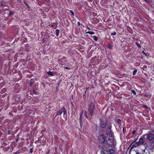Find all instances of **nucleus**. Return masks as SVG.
I'll list each match as a JSON object with an SVG mask.
<instances>
[{
  "mask_svg": "<svg viewBox=\"0 0 154 154\" xmlns=\"http://www.w3.org/2000/svg\"><path fill=\"white\" fill-rule=\"evenodd\" d=\"M62 113V108L60 109L58 112L55 115V117H57L58 115H60Z\"/></svg>",
  "mask_w": 154,
  "mask_h": 154,
  "instance_id": "1a4fd4ad",
  "label": "nucleus"
},
{
  "mask_svg": "<svg viewBox=\"0 0 154 154\" xmlns=\"http://www.w3.org/2000/svg\"><path fill=\"white\" fill-rule=\"evenodd\" d=\"M86 33L89 34L90 35H93L94 34V32H92V31H88V32H86Z\"/></svg>",
  "mask_w": 154,
  "mask_h": 154,
  "instance_id": "4468645a",
  "label": "nucleus"
},
{
  "mask_svg": "<svg viewBox=\"0 0 154 154\" xmlns=\"http://www.w3.org/2000/svg\"><path fill=\"white\" fill-rule=\"evenodd\" d=\"M136 45H137L138 47H141V46L139 44H138L137 43H136Z\"/></svg>",
  "mask_w": 154,
  "mask_h": 154,
  "instance_id": "473e14b6",
  "label": "nucleus"
},
{
  "mask_svg": "<svg viewBox=\"0 0 154 154\" xmlns=\"http://www.w3.org/2000/svg\"><path fill=\"white\" fill-rule=\"evenodd\" d=\"M118 122L119 123H120L121 122V120H120V119H118Z\"/></svg>",
  "mask_w": 154,
  "mask_h": 154,
  "instance_id": "c85d7f7f",
  "label": "nucleus"
},
{
  "mask_svg": "<svg viewBox=\"0 0 154 154\" xmlns=\"http://www.w3.org/2000/svg\"><path fill=\"white\" fill-rule=\"evenodd\" d=\"M144 137H142L135 144H134L133 146L135 147H136L138 146H140L141 145H143L144 143Z\"/></svg>",
  "mask_w": 154,
  "mask_h": 154,
  "instance_id": "39448f33",
  "label": "nucleus"
},
{
  "mask_svg": "<svg viewBox=\"0 0 154 154\" xmlns=\"http://www.w3.org/2000/svg\"><path fill=\"white\" fill-rule=\"evenodd\" d=\"M84 115L85 116V117L87 118V119H88V116L87 114V112L86 111H85V112H84Z\"/></svg>",
  "mask_w": 154,
  "mask_h": 154,
  "instance_id": "f8f14e48",
  "label": "nucleus"
},
{
  "mask_svg": "<svg viewBox=\"0 0 154 154\" xmlns=\"http://www.w3.org/2000/svg\"><path fill=\"white\" fill-rule=\"evenodd\" d=\"M48 73L51 76H53L55 74V73L53 72H51L50 71H48Z\"/></svg>",
  "mask_w": 154,
  "mask_h": 154,
  "instance_id": "9d476101",
  "label": "nucleus"
},
{
  "mask_svg": "<svg viewBox=\"0 0 154 154\" xmlns=\"http://www.w3.org/2000/svg\"><path fill=\"white\" fill-rule=\"evenodd\" d=\"M101 149L100 152L101 154H115V151L113 149H110L109 150L104 149L102 146H100Z\"/></svg>",
  "mask_w": 154,
  "mask_h": 154,
  "instance_id": "7ed1b4c3",
  "label": "nucleus"
},
{
  "mask_svg": "<svg viewBox=\"0 0 154 154\" xmlns=\"http://www.w3.org/2000/svg\"><path fill=\"white\" fill-rule=\"evenodd\" d=\"M152 131L154 133V129H152Z\"/></svg>",
  "mask_w": 154,
  "mask_h": 154,
  "instance_id": "e433bc0d",
  "label": "nucleus"
},
{
  "mask_svg": "<svg viewBox=\"0 0 154 154\" xmlns=\"http://www.w3.org/2000/svg\"><path fill=\"white\" fill-rule=\"evenodd\" d=\"M60 32V30L58 29H56L55 31L56 34L57 36L58 37L59 36V34Z\"/></svg>",
  "mask_w": 154,
  "mask_h": 154,
  "instance_id": "9b49d317",
  "label": "nucleus"
},
{
  "mask_svg": "<svg viewBox=\"0 0 154 154\" xmlns=\"http://www.w3.org/2000/svg\"><path fill=\"white\" fill-rule=\"evenodd\" d=\"M87 29L89 30H91V29L90 28H89L88 27V26H87Z\"/></svg>",
  "mask_w": 154,
  "mask_h": 154,
  "instance_id": "f704fd0d",
  "label": "nucleus"
},
{
  "mask_svg": "<svg viewBox=\"0 0 154 154\" xmlns=\"http://www.w3.org/2000/svg\"><path fill=\"white\" fill-rule=\"evenodd\" d=\"M108 46H109V48H110L111 47L110 45L109 44Z\"/></svg>",
  "mask_w": 154,
  "mask_h": 154,
  "instance_id": "4c0bfd02",
  "label": "nucleus"
},
{
  "mask_svg": "<svg viewBox=\"0 0 154 154\" xmlns=\"http://www.w3.org/2000/svg\"><path fill=\"white\" fill-rule=\"evenodd\" d=\"M62 112L63 111V112H66V109L65 108V107H63V108H62Z\"/></svg>",
  "mask_w": 154,
  "mask_h": 154,
  "instance_id": "a211bd4d",
  "label": "nucleus"
},
{
  "mask_svg": "<svg viewBox=\"0 0 154 154\" xmlns=\"http://www.w3.org/2000/svg\"><path fill=\"white\" fill-rule=\"evenodd\" d=\"M52 26V27H53V26Z\"/></svg>",
  "mask_w": 154,
  "mask_h": 154,
  "instance_id": "c03bdc74",
  "label": "nucleus"
},
{
  "mask_svg": "<svg viewBox=\"0 0 154 154\" xmlns=\"http://www.w3.org/2000/svg\"><path fill=\"white\" fill-rule=\"evenodd\" d=\"M137 72V69L134 70L133 72V75H135L136 74Z\"/></svg>",
  "mask_w": 154,
  "mask_h": 154,
  "instance_id": "f3484780",
  "label": "nucleus"
},
{
  "mask_svg": "<svg viewBox=\"0 0 154 154\" xmlns=\"http://www.w3.org/2000/svg\"><path fill=\"white\" fill-rule=\"evenodd\" d=\"M34 83V81L31 79L30 80V87L32 86V85Z\"/></svg>",
  "mask_w": 154,
  "mask_h": 154,
  "instance_id": "ddd939ff",
  "label": "nucleus"
},
{
  "mask_svg": "<svg viewBox=\"0 0 154 154\" xmlns=\"http://www.w3.org/2000/svg\"><path fill=\"white\" fill-rule=\"evenodd\" d=\"M88 111L92 116L94 115V114H96V109L93 102H91L88 105Z\"/></svg>",
  "mask_w": 154,
  "mask_h": 154,
  "instance_id": "f257e3e1",
  "label": "nucleus"
},
{
  "mask_svg": "<svg viewBox=\"0 0 154 154\" xmlns=\"http://www.w3.org/2000/svg\"><path fill=\"white\" fill-rule=\"evenodd\" d=\"M82 121H80V126L81 128L82 127Z\"/></svg>",
  "mask_w": 154,
  "mask_h": 154,
  "instance_id": "5701e85b",
  "label": "nucleus"
},
{
  "mask_svg": "<svg viewBox=\"0 0 154 154\" xmlns=\"http://www.w3.org/2000/svg\"><path fill=\"white\" fill-rule=\"evenodd\" d=\"M93 39L95 41H97L98 40L97 37L95 35L93 36Z\"/></svg>",
  "mask_w": 154,
  "mask_h": 154,
  "instance_id": "2eb2a0df",
  "label": "nucleus"
},
{
  "mask_svg": "<svg viewBox=\"0 0 154 154\" xmlns=\"http://www.w3.org/2000/svg\"><path fill=\"white\" fill-rule=\"evenodd\" d=\"M77 24H78V26H80V23L79 22H78V23H77Z\"/></svg>",
  "mask_w": 154,
  "mask_h": 154,
  "instance_id": "72a5a7b5",
  "label": "nucleus"
},
{
  "mask_svg": "<svg viewBox=\"0 0 154 154\" xmlns=\"http://www.w3.org/2000/svg\"><path fill=\"white\" fill-rule=\"evenodd\" d=\"M124 128H123V131H124Z\"/></svg>",
  "mask_w": 154,
  "mask_h": 154,
  "instance_id": "79ce46f5",
  "label": "nucleus"
},
{
  "mask_svg": "<svg viewBox=\"0 0 154 154\" xmlns=\"http://www.w3.org/2000/svg\"><path fill=\"white\" fill-rule=\"evenodd\" d=\"M64 59H66V58H65V57H63V59H64Z\"/></svg>",
  "mask_w": 154,
  "mask_h": 154,
  "instance_id": "37998d69",
  "label": "nucleus"
},
{
  "mask_svg": "<svg viewBox=\"0 0 154 154\" xmlns=\"http://www.w3.org/2000/svg\"><path fill=\"white\" fill-rule=\"evenodd\" d=\"M131 91V92L134 95H136V92L134 90H132Z\"/></svg>",
  "mask_w": 154,
  "mask_h": 154,
  "instance_id": "6ab92c4d",
  "label": "nucleus"
},
{
  "mask_svg": "<svg viewBox=\"0 0 154 154\" xmlns=\"http://www.w3.org/2000/svg\"><path fill=\"white\" fill-rule=\"evenodd\" d=\"M83 110H82L80 115H81V116H82V115L83 114Z\"/></svg>",
  "mask_w": 154,
  "mask_h": 154,
  "instance_id": "2f4dec72",
  "label": "nucleus"
},
{
  "mask_svg": "<svg viewBox=\"0 0 154 154\" xmlns=\"http://www.w3.org/2000/svg\"><path fill=\"white\" fill-rule=\"evenodd\" d=\"M13 12H10L9 14V16H11V15H13Z\"/></svg>",
  "mask_w": 154,
  "mask_h": 154,
  "instance_id": "b1692460",
  "label": "nucleus"
},
{
  "mask_svg": "<svg viewBox=\"0 0 154 154\" xmlns=\"http://www.w3.org/2000/svg\"><path fill=\"white\" fill-rule=\"evenodd\" d=\"M116 32H114L111 33V35H116Z\"/></svg>",
  "mask_w": 154,
  "mask_h": 154,
  "instance_id": "393cba45",
  "label": "nucleus"
},
{
  "mask_svg": "<svg viewBox=\"0 0 154 154\" xmlns=\"http://www.w3.org/2000/svg\"><path fill=\"white\" fill-rule=\"evenodd\" d=\"M145 1H146V2H148V1H147V0H145Z\"/></svg>",
  "mask_w": 154,
  "mask_h": 154,
  "instance_id": "a19ab883",
  "label": "nucleus"
},
{
  "mask_svg": "<svg viewBox=\"0 0 154 154\" xmlns=\"http://www.w3.org/2000/svg\"><path fill=\"white\" fill-rule=\"evenodd\" d=\"M18 0V1L19 2H20V1H21V0Z\"/></svg>",
  "mask_w": 154,
  "mask_h": 154,
  "instance_id": "58836bf2",
  "label": "nucleus"
},
{
  "mask_svg": "<svg viewBox=\"0 0 154 154\" xmlns=\"http://www.w3.org/2000/svg\"><path fill=\"white\" fill-rule=\"evenodd\" d=\"M13 154H19V152L18 151L16 152H15Z\"/></svg>",
  "mask_w": 154,
  "mask_h": 154,
  "instance_id": "cd10ccee",
  "label": "nucleus"
},
{
  "mask_svg": "<svg viewBox=\"0 0 154 154\" xmlns=\"http://www.w3.org/2000/svg\"><path fill=\"white\" fill-rule=\"evenodd\" d=\"M33 151V148H31L30 149L29 152L30 153H32Z\"/></svg>",
  "mask_w": 154,
  "mask_h": 154,
  "instance_id": "4be33fe9",
  "label": "nucleus"
},
{
  "mask_svg": "<svg viewBox=\"0 0 154 154\" xmlns=\"http://www.w3.org/2000/svg\"><path fill=\"white\" fill-rule=\"evenodd\" d=\"M64 68H65L66 69H68V70H69V69H70V68H69V67H64Z\"/></svg>",
  "mask_w": 154,
  "mask_h": 154,
  "instance_id": "bb28decb",
  "label": "nucleus"
},
{
  "mask_svg": "<svg viewBox=\"0 0 154 154\" xmlns=\"http://www.w3.org/2000/svg\"><path fill=\"white\" fill-rule=\"evenodd\" d=\"M111 126H109L106 128V134L107 136V137H114L113 134L111 130Z\"/></svg>",
  "mask_w": 154,
  "mask_h": 154,
  "instance_id": "20e7f679",
  "label": "nucleus"
},
{
  "mask_svg": "<svg viewBox=\"0 0 154 154\" xmlns=\"http://www.w3.org/2000/svg\"><path fill=\"white\" fill-rule=\"evenodd\" d=\"M136 132V131L134 130L132 131V134H134Z\"/></svg>",
  "mask_w": 154,
  "mask_h": 154,
  "instance_id": "a878e982",
  "label": "nucleus"
},
{
  "mask_svg": "<svg viewBox=\"0 0 154 154\" xmlns=\"http://www.w3.org/2000/svg\"><path fill=\"white\" fill-rule=\"evenodd\" d=\"M70 13L72 14V15L73 16H74V13L73 11L72 10H70Z\"/></svg>",
  "mask_w": 154,
  "mask_h": 154,
  "instance_id": "412c9836",
  "label": "nucleus"
},
{
  "mask_svg": "<svg viewBox=\"0 0 154 154\" xmlns=\"http://www.w3.org/2000/svg\"><path fill=\"white\" fill-rule=\"evenodd\" d=\"M82 121V116L80 115V121Z\"/></svg>",
  "mask_w": 154,
  "mask_h": 154,
  "instance_id": "7c9ffc66",
  "label": "nucleus"
},
{
  "mask_svg": "<svg viewBox=\"0 0 154 154\" xmlns=\"http://www.w3.org/2000/svg\"><path fill=\"white\" fill-rule=\"evenodd\" d=\"M66 112H63L64 116H65L66 115H67V113H66Z\"/></svg>",
  "mask_w": 154,
  "mask_h": 154,
  "instance_id": "c756f323",
  "label": "nucleus"
},
{
  "mask_svg": "<svg viewBox=\"0 0 154 154\" xmlns=\"http://www.w3.org/2000/svg\"><path fill=\"white\" fill-rule=\"evenodd\" d=\"M99 142L100 143H103L105 142V137L103 134H100L98 137Z\"/></svg>",
  "mask_w": 154,
  "mask_h": 154,
  "instance_id": "6e6552de",
  "label": "nucleus"
},
{
  "mask_svg": "<svg viewBox=\"0 0 154 154\" xmlns=\"http://www.w3.org/2000/svg\"><path fill=\"white\" fill-rule=\"evenodd\" d=\"M24 3L28 8H30L29 6L28 5L27 3L25 1L24 2Z\"/></svg>",
  "mask_w": 154,
  "mask_h": 154,
  "instance_id": "aec40b11",
  "label": "nucleus"
},
{
  "mask_svg": "<svg viewBox=\"0 0 154 154\" xmlns=\"http://www.w3.org/2000/svg\"><path fill=\"white\" fill-rule=\"evenodd\" d=\"M8 134H10V131H8Z\"/></svg>",
  "mask_w": 154,
  "mask_h": 154,
  "instance_id": "ea45409f",
  "label": "nucleus"
},
{
  "mask_svg": "<svg viewBox=\"0 0 154 154\" xmlns=\"http://www.w3.org/2000/svg\"><path fill=\"white\" fill-rule=\"evenodd\" d=\"M107 124V121L106 120H101L100 126L101 128H104L106 127Z\"/></svg>",
  "mask_w": 154,
  "mask_h": 154,
  "instance_id": "0eeeda50",
  "label": "nucleus"
},
{
  "mask_svg": "<svg viewBox=\"0 0 154 154\" xmlns=\"http://www.w3.org/2000/svg\"><path fill=\"white\" fill-rule=\"evenodd\" d=\"M106 142L109 146L111 147L116 145V140L114 139V137H108Z\"/></svg>",
  "mask_w": 154,
  "mask_h": 154,
  "instance_id": "f03ea898",
  "label": "nucleus"
},
{
  "mask_svg": "<svg viewBox=\"0 0 154 154\" xmlns=\"http://www.w3.org/2000/svg\"><path fill=\"white\" fill-rule=\"evenodd\" d=\"M33 93L35 94H38V92L36 91L34 89L33 90Z\"/></svg>",
  "mask_w": 154,
  "mask_h": 154,
  "instance_id": "dca6fc26",
  "label": "nucleus"
},
{
  "mask_svg": "<svg viewBox=\"0 0 154 154\" xmlns=\"http://www.w3.org/2000/svg\"><path fill=\"white\" fill-rule=\"evenodd\" d=\"M18 138H17L16 139V142H17L18 141Z\"/></svg>",
  "mask_w": 154,
  "mask_h": 154,
  "instance_id": "c9c22d12",
  "label": "nucleus"
},
{
  "mask_svg": "<svg viewBox=\"0 0 154 154\" xmlns=\"http://www.w3.org/2000/svg\"><path fill=\"white\" fill-rule=\"evenodd\" d=\"M144 136H146V139L150 141H152L154 139V135L150 132L145 134Z\"/></svg>",
  "mask_w": 154,
  "mask_h": 154,
  "instance_id": "423d86ee",
  "label": "nucleus"
}]
</instances>
